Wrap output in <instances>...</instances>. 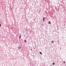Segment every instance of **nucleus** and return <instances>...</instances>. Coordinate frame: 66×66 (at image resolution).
Instances as JSON below:
<instances>
[{
    "instance_id": "f257e3e1",
    "label": "nucleus",
    "mask_w": 66,
    "mask_h": 66,
    "mask_svg": "<svg viewBox=\"0 0 66 66\" xmlns=\"http://www.w3.org/2000/svg\"><path fill=\"white\" fill-rule=\"evenodd\" d=\"M21 47H18V48L19 49H21Z\"/></svg>"
},
{
    "instance_id": "f03ea898",
    "label": "nucleus",
    "mask_w": 66,
    "mask_h": 66,
    "mask_svg": "<svg viewBox=\"0 0 66 66\" xmlns=\"http://www.w3.org/2000/svg\"><path fill=\"white\" fill-rule=\"evenodd\" d=\"M52 65H55V63H53V64H52Z\"/></svg>"
},
{
    "instance_id": "7ed1b4c3",
    "label": "nucleus",
    "mask_w": 66,
    "mask_h": 66,
    "mask_svg": "<svg viewBox=\"0 0 66 66\" xmlns=\"http://www.w3.org/2000/svg\"><path fill=\"white\" fill-rule=\"evenodd\" d=\"M39 53H40V54H42V52H40Z\"/></svg>"
},
{
    "instance_id": "20e7f679",
    "label": "nucleus",
    "mask_w": 66,
    "mask_h": 66,
    "mask_svg": "<svg viewBox=\"0 0 66 66\" xmlns=\"http://www.w3.org/2000/svg\"><path fill=\"white\" fill-rule=\"evenodd\" d=\"M48 23H49V24H50V23H51V22H50L49 21L48 22Z\"/></svg>"
},
{
    "instance_id": "39448f33",
    "label": "nucleus",
    "mask_w": 66,
    "mask_h": 66,
    "mask_svg": "<svg viewBox=\"0 0 66 66\" xmlns=\"http://www.w3.org/2000/svg\"><path fill=\"white\" fill-rule=\"evenodd\" d=\"M45 18H43V21H44V19H45Z\"/></svg>"
},
{
    "instance_id": "423d86ee",
    "label": "nucleus",
    "mask_w": 66,
    "mask_h": 66,
    "mask_svg": "<svg viewBox=\"0 0 66 66\" xmlns=\"http://www.w3.org/2000/svg\"><path fill=\"white\" fill-rule=\"evenodd\" d=\"M21 38V36L20 35L19 36V38Z\"/></svg>"
},
{
    "instance_id": "0eeeda50",
    "label": "nucleus",
    "mask_w": 66,
    "mask_h": 66,
    "mask_svg": "<svg viewBox=\"0 0 66 66\" xmlns=\"http://www.w3.org/2000/svg\"><path fill=\"white\" fill-rule=\"evenodd\" d=\"M24 42H25V43H27V41L26 40H24Z\"/></svg>"
},
{
    "instance_id": "6e6552de",
    "label": "nucleus",
    "mask_w": 66,
    "mask_h": 66,
    "mask_svg": "<svg viewBox=\"0 0 66 66\" xmlns=\"http://www.w3.org/2000/svg\"><path fill=\"white\" fill-rule=\"evenodd\" d=\"M53 42H54L53 41H52V43H53Z\"/></svg>"
},
{
    "instance_id": "1a4fd4ad",
    "label": "nucleus",
    "mask_w": 66,
    "mask_h": 66,
    "mask_svg": "<svg viewBox=\"0 0 66 66\" xmlns=\"http://www.w3.org/2000/svg\"><path fill=\"white\" fill-rule=\"evenodd\" d=\"M1 24H0V27H1Z\"/></svg>"
},
{
    "instance_id": "9d476101",
    "label": "nucleus",
    "mask_w": 66,
    "mask_h": 66,
    "mask_svg": "<svg viewBox=\"0 0 66 66\" xmlns=\"http://www.w3.org/2000/svg\"><path fill=\"white\" fill-rule=\"evenodd\" d=\"M64 63H65V62L64 61Z\"/></svg>"
},
{
    "instance_id": "9b49d317",
    "label": "nucleus",
    "mask_w": 66,
    "mask_h": 66,
    "mask_svg": "<svg viewBox=\"0 0 66 66\" xmlns=\"http://www.w3.org/2000/svg\"><path fill=\"white\" fill-rule=\"evenodd\" d=\"M52 66V65H51V66Z\"/></svg>"
}]
</instances>
